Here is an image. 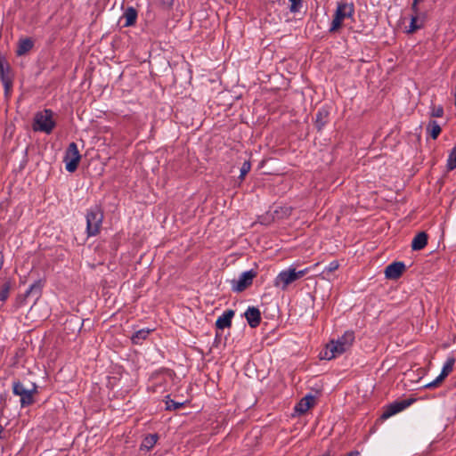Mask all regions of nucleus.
Here are the masks:
<instances>
[{"instance_id":"f257e3e1","label":"nucleus","mask_w":456,"mask_h":456,"mask_svg":"<svg viewBox=\"0 0 456 456\" xmlns=\"http://www.w3.org/2000/svg\"><path fill=\"white\" fill-rule=\"evenodd\" d=\"M354 340V333L353 331H346L337 340H331L327 344L325 349L321 353V358L331 360L344 354L352 346Z\"/></svg>"},{"instance_id":"f03ea898","label":"nucleus","mask_w":456,"mask_h":456,"mask_svg":"<svg viewBox=\"0 0 456 456\" xmlns=\"http://www.w3.org/2000/svg\"><path fill=\"white\" fill-rule=\"evenodd\" d=\"M354 4L352 2H347L346 0L338 2L329 32L335 33L338 31L345 19L354 20Z\"/></svg>"},{"instance_id":"7ed1b4c3","label":"nucleus","mask_w":456,"mask_h":456,"mask_svg":"<svg viewBox=\"0 0 456 456\" xmlns=\"http://www.w3.org/2000/svg\"><path fill=\"white\" fill-rule=\"evenodd\" d=\"M55 121L53 118V111L45 109L35 114L32 128L35 132H44L51 134L55 127Z\"/></svg>"},{"instance_id":"20e7f679","label":"nucleus","mask_w":456,"mask_h":456,"mask_svg":"<svg viewBox=\"0 0 456 456\" xmlns=\"http://www.w3.org/2000/svg\"><path fill=\"white\" fill-rule=\"evenodd\" d=\"M12 393L20 397V406L22 408L30 406L34 403V395L37 393V386L31 384V388H26L24 385L16 380L12 383Z\"/></svg>"},{"instance_id":"39448f33","label":"nucleus","mask_w":456,"mask_h":456,"mask_svg":"<svg viewBox=\"0 0 456 456\" xmlns=\"http://www.w3.org/2000/svg\"><path fill=\"white\" fill-rule=\"evenodd\" d=\"M86 217L87 235L89 237L96 236L101 231L103 212L98 206H95L87 211Z\"/></svg>"},{"instance_id":"423d86ee","label":"nucleus","mask_w":456,"mask_h":456,"mask_svg":"<svg viewBox=\"0 0 456 456\" xmlns=\"http://www.w3.org/2000/svg\"><path fill=\"white\" fill-rule=\"evenodd\" d=\"M81 159L77 145L76 142H70L65 151L63 161L65 162L66 170L73 173L77 170Z\"/></svg>"},{"instance_id":"0eeeda50","label":"nucleus","mask_w":456,"mask_h":456,"mask_svg":"<svg viewBox=\"0 0 456 456\" xmlns=\"http://www.w3.org/2000/svg\"><path fill=\"white\" fill-rule=\"evenodd\" d=\"M257 273L253 269L242 273L237 281H232V290L234 292H242L248 289L253 282Z\"/></svg>"},{"instance_id":"6e6552de","label":"nucleus","mask_w":456,"mask_h":456,"mask_svg":"<svg viewBox=\"0 0 456 456\" xmlns=\"http://www.w3.org/2000/svg\"><path fill=\"white\" fill-rule=\"evenodd\" d=\"M296 281H297L296 269L289 268L281 271L276 276L273 284L275 287H280L282 290H286L288 286Z\"/></svg>"},{"instance_id":"1a4fd4ad","label":"nucleus","mask_w":456,"mask_h":456,"mask_svg":"<svg viewBox=\"0 0 456 456\" xmlns=\"http://www.w3.org/2000/svg\"><path fill=\"white\" fill-rule=\"evenodd\" d=\"M413 402H415L414 398L403 399L400 401H395L392 403L386 406L381 418L386 419L390 418L391 416L403 411L407 407H409Z\"/></svg>"},{"instance_id":"9d476101","label":"nucleus","mask_w":456,"mask_h":456,"mask_svg":"<svg viewBox=\"0 0 456 456\" xmlns=\"http://www.w3.org/2000/svg\"><path fill=\"white\" fill-rule=\"evenodd\" d=\"M405 270L406 266L403 262H394L385 268V277L388 280H397Z\"/></svg>"},{"instance_id":"9b49d317","label":"nucleus","mask_w":456,"mask_h":456,"mask_svg":"<svg viewBox=\"0 0 456 456\" xmlns=\"http://www.w3.org/2000/svg\"><path fill=\"white\" fill-rule=\"evenodd\" d=\"M245 318L251 328L257 327L261 322L260 310L255 306H249L245 312Z\"/></svg>"},{"instance_id":"f8f14e48","label":"nucleus","mask_w":456,"mask_h":456,"mask_svg":"<svg viewBox=\"0 0 456 456\" xmlns=\"http://www.w3.org/2000/svg\"><path fill=\"white\" fill-rule=\"evenodd\" d=\"M235 312L233 310H226L221 316H219L216 322V326L219 330L230 328L232 326V319L234 316Z\"/></svg>"},{"instance_id":"ddd939ff","label":"nucleus","mask_w":456,"mask_h":456,"mask_svg":"<svg viewBox=\"0 0 456 456\" xmlns=\"http://www.w3.org/2000/svg\"><path fill=\"white\" fill-rule=\"evenodd\" d=\"M315 403V397L311 395H307L303 397L299 403L295 406V411L299 413H305Z\"/></svg>"},{"instance_id":"4468645a","label":"nucleus","mask_w":456,"mask_h":456,"mask_svg":"<svg viewBox=\"0 0 456 456\" xmlns=\"http://www.w3.org/2000/svg\"><path fill=\"white\" fill-rule=\"evenodd\" d=\"M329 116H330V111L327 108L322 107L318 110V111L316 113L315 122H314L315 126L318 131L322 130V128L328 123Z\"/></svg>"},{"instance_id":"2eb2a0df","label":"nucleus","mask_w":456,"mask_h":456,"mask_svg":"<svg viewBox=\"0 0 456 456\" xmlns=\"http://www.w3.org/2000/svg\"><path fill=\"white\" fill-rule=\"evenodd\" d=\"M428 235L426 232H418L412 241H411V248L412 250H421L428 244Z\"/></svg>"},{"instance_id":"dca6fc26","label":"nucleus","mask_w":456,"mask_h":456,"mask_svg":"<svg viewBox=\"0 0 456 456\" xmlns=\"http://www.w3.org/2000/svg\"><path fill=\"white\" fill-rule=\"evenodd\" d=\"M34 46V42L29 37L21 38L18 42L16 54L22 56L28 53Z\"/></svg>"},{"instance_id":"f3484780","label":"nucleus","mask_w":456,"mask_h":456,"mask_svg":"<svg viewBox=\"0 0 456 456\" xmlns=\"http://www.w3.org/2000/svg\"><path fill=\"white\" fill-rule=\"evenodd\" d=\"M138 12L133 6L127 7L122 15V19L126 20L124 27H131L136 23Z\"/></svg>"},{"instance_id":"a211bd4d","label":"nucleus","mask_w":456,"mask_h":456,"mask_svg":"<svg viewBox=\"0 0 456 456\" xmlns=\"http://www.w3.org/2000/svg\"><path fill=\"white\" fill-rule=\"evenodd\" d=\"M43 286L44 282L42 281V280L36 281L33 284L29 286V288L25 293V297H28L33 294L37 296V297H39L42 292Z\"/></svg>"},{"instance_id":"6ab92c4d","label":"nucleus","mask_w":456,"mask_h":456,"mask_svg":"<svg viewBox=\"0 0 456 456\" xmlns=\"http://www.w3.org/2000/svg\"><path fill=\"white\" fill-rule=\"evenodd\" d=\"M159 436L157 434H150L144 437L141 444V450L150 451L156 444Z\"/></svg>"},{"instance_id":"aec40b11","label":"nucleus","mask_w":456,"mask_h":456,"mask_svg":"<svg viewBox=\"0 0 456 456\" xmlns=\"http://www.w3.org/2000/svg\"><path fill=\"white\" fill-rule=\"evenodd\" d=\"M442 129L440 125L436 120H430L427 126V132L431 136L432 139L436 140Z\"/></svg>"},{"instance_id":"412c9836","label":"nucleus","mask_w":456,"mask_h":456,"mask_svg":"<svg viewBox=\"0 0 456 456\" xmlns=\"http://www.w3.org/2000/svg\"><path fill=\"white\" fill-rule=\"evenodd\" d=\"M151 331V330L149 329H142L137 330L131 338L133 344H142V342L147 338Z\"/></svg>"},{"instance_id":"4be33fe9","label":"nucleus","mask_w":456,"mask_h":456,"mask_svg":"<svg viewBox=\"0 0 456 456\" xmlns=\"http://www.w3.org/2000/svg\"><path fill=\"white\" fill-rule=\"evenodd\" d=\"M423 19H420V15H411V23L407 30L408 33H414L416 30L423 28Z\"/></svg>"},{"instance_id":"5701e85b","label":"nucleus","mask_w":456,"mask_h":456,"mask_svg":"<svg viewBox=\"0 0 456 456\" xmlns=\"http://www.w3.org/2000/svg\"><path fill=\"white\" fill-rule=\"evenodd\" d=\"M455 359L453 357H449L446 360L439 375L441 379H444L452 371Z\"/></svg>"},{"instance_id":"b1692460","label":"nucleus","mask_w":456,"mask_h":456,"mask_svg":"<svg viewBox=\"0 0 456 456\" xmlns=\"http://www.w3.org/2000/svg\"><path fill=\"white\" fill-rule=\"evenodd\" d=\"M456 168V143L452 149L447 159V169L452 171Z\"/></svg>"},{"instance_id":"393cba45","label":"nucleus","mask_w":456,"mask_h":456,"mask_svg":"<svg viewBox=\"0 0 456 456\" xmlns=\"http://www.w3.org/2000/svg\"><path fill=\"white\" fill-rule=\"evenodd\" d=\"M12 288V282L10 281H7L4 283L0 289V300L4 302L10 294V290Z\"/></svg>"},{"instance_id":"a878e982","label":"nucleus","mask_w":456,"mask_h":456,"mask_svg":"<svg viewBox=\"0 0 456 456\" xmlns=\"http://www.w3.org/2000/svg\"><path fill=\"white\" fill-rule=\"evenodd\" d=\"M165 403H166V410L167 411L176 410V409H179L183 406V403L175 402V401L170 399L169 395L167 396V400Z\"/></svg>"},{"instance_id":"bb28decb","label":"nucleus","mask_w":456,"mask_h":456,"mask_svg":"<svg viewBox=\"0 0 456 456\" xmlns=\"http://www.w3.org/2000/svg\"><path fill=\"white\" fill-rule=\"evenodd\" d=\"M2 84H3L4 89V95L6 97H9L12 91L13 77H12L10 79H4V81H2Z\"/></svg>"},{"instance_id":"cd10ccee","label":"nucleus","mask_w":456,"mask_h":456,"mask_svg":"<svg viewBox=\"0 0 456 456\" xmlns=\"http://www.w3.org/2000/svg\"><path fill=\"white\" fill-rule=\"evenodd\" d=\"M430 110V116L434 118H441L444 116V107L442 105H432Z\"/></svg>"},{"instance_id":"c85d7f7f","label":"nucleus","mask_w":456,"mask_h":456,"mask_svg":"<svg viewBox=\"0 0 456 456\" xmlns=\"http://www.w3.org/2000/svg\"><path fill=\"white\" fill-rule=\"evenodd\" d=\"M251 169V163L250 161H244L242 164V167H240V179L243 180L246 175L250 171Z\"/></svg>"},{"instance_id":"c756f323","label":"nucleus","mask_w":456,"mask_h":456,"mask_svg":"<svg viewBox=\"0 0 456 456\" xmlns=\"http://www.w3.org/2000/svg\"><path fill=\"white\" fill-rule=\"evenodd\" d=\"M339 267V263L337 260H334L329 264V265L323 270L322 273H329L338 270Z\"/></svg>"},{"instance_id":"7c9ffc66","label":"nucleus","mask_w":456,"mask_h":456,"mask_svg":"<svg viewBox=\"0 0 456 456\" xmlns=\"http://www.w3.org/2000/svg\"><path fill=\"white\" fill-rule=\"evenodd\" d=\"M290 2V7L289 10L291 12H297L299 11L301 5H302V0H289Z\"/></svg>"},{"instance_id":"2f4dec72","label":"nucleus","mask_w":456,"mask_h":456,"mask_svg":"<svg viewBox=\"0 0 456 456\" xmlns=\"http://www.w3.org/2000/svg\"><path fill=\"white\" fill-rule=\"evenodd\" d=\"M443 381H444V379H441L440 376H438L435 380L426 384L424 386V387H426V388H435V387H437Z\"/></svg>"},{"instance_id":"473e14b6","label":"nucleus","mask_w":456,"mask_h":456,"mask_svg":"<svg viewBox=\"0 0 456 456\" xmlns=\"http://www.w3.org/2000/svg\"><path fill=\"white\" fill-rule=\"evenodd\" d=\"M159 4L163 9L170 10L174 5V0H159Z\"/></svg>"},{"instance_id":"72a5a7b5","label":"nucleus","mask_w":456,"mask_h":456,"mask_svg":"<svg viewBox=\"0 0 456 456\" xmlns=\"http://www.w3.org/2000/svg\"><path fill=\"white\" fill-rule=\"evenodd\" d=\"M13 77L12 72H11V69H7V70H3V71H0V78H1V82L2 81H4V79H10Z\"/></svg>"},{"instance_id":"f704fd0d","label":"nucleus","mask_w":456,"mask_h":456,"mask_svg":"<svg viewBox=\"0 0 456 456\" xmlns=\"http://www.w3.org/2000/svg\"><path fill=\"white\" fill-rule=\"evenodd\" d=\"M311 269H312V267H307V268H305V269H302V270H299V271H296V274H297V280H299L302 277H304L306 273H308V272Z\"/></svg>"},{"instance_id":"c9c22d12","label":"nucleus","mask_w":456,"mask_h":456,"mask_svg":"<svg viewBox=\"0 0 456 456\" xmlns=\"http://www.w3.org/2000/svg\"><path fill=\"white\" fill-rule=\"evenodd\" d=\"M281 216H289L292 212V208H290V207L281 208Z\"/></svg>"},{"instance_id":"e433bc0d","label":"nucleus","mask_w":456,"mask_h":456,"mask_svg":"<svg viewBox=\"0 0 456 456\" xmlns=\"http://www.w3.org/2000/svg\"><path fill=\"white\" fill-rule=\"evenodd\" d=\"M411 10L412 12L411 15H419V9L418 7V4H413L412 3Z\"/></svg>"},{"instance_id":"4c0bfd02","label":"nucleus","mask_w":456,"mask_h":456,"mask_svg":"<svg viewBox=\"0 0 456 456\" xmlns=\"http://www.w3.org/2000/svg\"><path fill=\"white\" fill-rule=\"evenodd\" d=\"M9 68V64L6 63L3 59H0V71L7 70Z\"/></svg>"},{"instance_id":"58836bf2","label":"nucleus","mask_w":456,"mask_h":456,"mask_svg":"<svg viewBox=\"0 0 456 456\" xmlns=\"http://www.w3.org/2000/svg\"><path fill=\"white\" fill-rule=\"evenodd\" d=\"M345 456H361V454L358 451H352L346 454Z\"/></svg>"},{"instance_id":"ea45409f","label":"nucleus","mask_w":456,"mask_h":456,"mask_svg":"<svg viewBox=\"0 0 456 456\" xmlns=\"http://www.w3.org/2000/svg\"><path fill=\"white\" fill-rule=\"evenodd\" d=\"M419 15H420V19H423L422 20V22H423V25L425 24L426 22V19H427V14L425 12H419Z\"/></svg>"},{"instance_id":"a19ab883","label":"nucleus","mask_w":456,"mask_h":456,"mask_svg":"<svg viewBox=\"0 0 456 456\" xmlns=\"http://www.w3.org/2000/svg\"><path fill=\"white\" fill-rule=\"evenodd\" d=\"M3 264H4V256H3V253L0 252V270L3 267Z\"/></svg>"},{"instance_id":"79ce46f5","label":"nucleus","mask_w":456,"mask_h":456,"mask_svg":"<svg viewBox=\"0 0 456 456\" xmlns=\"http://www.w3.org/2000/svg\"><path fill=\"white\" fill-rule=\"evenodd\" d=\"M419 0H413V4H419Z\"/></svg>"},{"instance_id":"37998d69","label":"nucleus","mask_w":456,"mask_h":456,"mask_svg":"<svg viewBox=\"0 0 456 456\" xmlns=\"http://www.w3.org/2000/svg\"><path fill=\"white\" fill-rule=\"evenodd\" d=\"M319 264L318 263H315V265H313V267H315L317 266Z\"/></svg>"}]
</instances>
